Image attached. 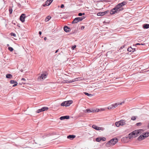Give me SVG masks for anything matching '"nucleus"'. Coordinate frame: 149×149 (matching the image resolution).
Returning a JSON list of instances; mask_svg holds the SVG:
<instances>
[{
  "instance_id": "obj_3",
  "label": "nucleus",
  "mask_w": 149,
  "mask_h": 149,
  "mask_svg": "<svg viewBox=\"0 0 149 149\" xmlns=\"http://www.w3.org/2000/svg\"><path fill=\"white\" fill-rule=\"evenodd\" d=\"M143 131V130L141 129L135 130L130 133L128 135V138L130 139L133 137V136H134V137H135L138 134L141 133Z\"/></svg>"
},
{
  "instance_id": "obj_26",
  "label": "nucleus",
  "mask_w": 149,
  "mask_h": 149,
  "mask_svg": "<svg viewBox=\"0 0 149 149\" xmlns=\"http://www.w3.org/2000/svg\"><path fill=\"white\" fill-rule=\"evenodd\" d=\"M121 123L119 122V121L115 123V125L117 127H119Z\"/></svg>"
},
{
  "instance_id": "obj_19",
  "label": "nucleus",
  "mask_w": 149,
  "mask_h": 149,
  "mask_svg": "<svg viewBox=\"0 0 149 149\" xmlns=\"http://www.w3.org/2000/svg\"><path fill=\"white\" fill-rule=\"evenodd\" d=\"M119 122L121 123L120 125H125L126 123H125V121L124 120H121L119 121Z\"/></svg>"
},
{
  "instance_id": "obj_35",
  "label": "nucleus",
  "mask_w": 149,
  "mask_h": 149,
  "mask_svg": "<svg viewBox=\"0 0 149 149\" xmlns=\"http://www.w3.org/2000/svg\"><path fill=\"white\" fill-rule=\"evenodd\" d=\"M8 49L10 51H12L13 50V48L11 47H9L8 48Z\"/></svg>"
},
{
  "instance_id": "obj_17",
  "label": "nucleus",
  "mask_w": 149,
  "mask_h": 149,
  "mask_svg": "<svg viewBox=\"0 0 149 149\" xmlns=\"http://www.w3.org/2000/svg\"><path fill=\"white\" fill-rule=\"evenodd\" d=\"M124 103V101L123 102L120 103H115V104H113V106L114 107H115V108L118 106V105H121L122 103Z\"/></svg>"
},
{
  "instance_id": "obj_14",
  "label": "nucleus",
  "mask_w": 149,
  "mask_h": 149,
  "mask_svg": "<svg viewBox=\"0 0 149 149\" xmlns=\"http://www.w3.org/2000/svg\"><path fill=\"white\" fill-rule=\"evenodd\" d=\"M70 117L68 116H63L61 117L60 119L61 120H62L64 119H68Z\"/></svg>"
},
{
  "instance_id": "obj_48",
  "label": "nucleus",
  "mask_w": 149,
  "mask_h": 149,
  "mask_svg": "<svg viewBox=\"0 0 149 149\" xmlns=\"http://www.w3.org/2000/svg\"><path fill=\"white\" fill-rule=\"evenodd\" d=\"M21 80H23L24 81H26V79L24 78H22V79H21Z\"/></svg>"
},
{
  "instance_id": "obj_44",
  "label": "nucleus",
  "mask_w": 149,
  "mask_h": 149,
  "mask_svg": "<svg viewBox=\"0 0 149 149\" xmlns=\"http://www.w3.org/2000/svg\"><path fill=\"white\" fill-rule=\"evenodd\" d=\"M76 47V46L75 45L73 46L72 47V50H74V49Z\"/></svg>"
},
{
  "instance_id": "obj_9",
  "label": "nucleus",
  "mask_w": 149,
  "mask_h": 149,
  "mask_svg": "<svg viewBox=\"0 0 149 149\" xmlns=\"http://www.w3.org/2000/svg\"><path fill=\"white\" fill-rule=\"evenodd\" d=\"M77 81V78H76L74 79L70 80V81H68V80H64L63 81V83H71L76 81Z\"/></svg>"
},
{
  "instance_id": "obj_7",
  "label": "nucleus",
  "mask_w": 149,
  "mask_h": 149,
  "mask_svg": "<svg viewBox=\"0 0 149 149\" xmlns=\"http://www.w3.org/2000/svg\"><path fill=\"white\" fill-rule=\"evenodd\" d=\"M85 16H83L82 17H78L75 18L73 21L72 22V24L76 23L82 21L83 19L85 18Z\"/></svg>"
},
{
  "instance_id": "obj_32",
  "label": "nucleus",
  "mask_w": 149,
  "mask_h": 149,
  "mask_svg": "<svg viewBox=\"0 0 149 149\" xmlns=\"http://www.w3.org/2000/svg\"><path fill=\"white\" fill-rule=\"evenodd\" d=\"M42 111H43L42 109L41 108V109H39L38 110H37V112L38 113H39Z\"/></svg>"
},
{
  "instance_id": "obj_18",
  "label": "nucleus",
  "mask_w": 149,
  "mask_h": 149,
  "mask_svg": "<svg viewBox=\"0 0 149 149\" xmlns=\"http://www.w3.org/2000/svg\"><path fill=\"white\" fill-rule=\"evenodd\" d=\"M47 77V76L45 74H42L40 77V78L42 79H45Z\"/></svg>"
},
{
  "instance_id": "obj_53",
  "label": "nucleus",
  "mask_w": 149,
  "mask_h": 149,
  "mask_svg": "<svg viewBox=\"0 0 149 149\" xmlns=\"http://www.w3.org/2000/svg\"><path fill=\"white\" fill-rule=\"evenodd\" d=\"M148 127L149 128V123L148 124Z\"/></svg>"
},
{
  "instance_id": "obj_58",
  "label": "nucleus",
  "mask_w": 149,
  "mask_h": 149,
  "mask_svg": "<svg viewBox=\"0 0 149 149\" xmlns=\"http://www.w3.org/2000/svg\"><path fill=\"white\" fill-rule=\"evenodd\" d=\"M19 85H21V84H19Z\"/></svg>"
},
{
  "instance_id": "obj_54",
  "label": "nucleus",
  "mask_w": 149,
  "mask_h": 149,
  "mask_svg": "<svg viewBox=\"0 0 149 149\" xmlns=\"http://www.w3.org/2000/svg\"><path fill=\"white\" fill-rule=\"evenodd\" d=\"M23 83V84H25V83Z\"/></svg>"
},
{
  "instance_id": "obj_31",
  "label": "nucleus",
  "mask_w": 149,
  "mask_h": 149,
  "mask_svg": "<svg viewBox=\"0 0 149 149\" xmlns=\"http://www.w3.org/2000/svg\"><path fill=\"white\" fill-rule=\"evenodd\" d=\"M132 50H133V48L131 47H129L127 49V51L129 52H132Z\"/></svg>"
},
{
  "instance_id": "obj_34",
  "label": "nucleus",
  "mask_w": 149,
  "mask_h": 149,
  "mask_svg": "<svg viewBox=\"0 0 149 149\" xmlns=\"http://www.w3.org/2000/svg\"><path fill=\"white\" fill-rule=\"evenodd\" d=\"M100 137H98L96 139V141L97 142H100Z\"/></svg>"
},
{
  "instance_id": "obj_8",
  "label": "nucleus",
  "mask_w": 149,
  "mask_h": 149,
  "mask_svg": "<svg viewBox=\"0 0 149 149\" xmlns=\"http://www.w3.org/2000/svg\"><path fill=\"white\" fill-rule=\"evenodd\" d=\"M94 129L97 130H101L102 131H103L104 130V128L103 127H98L94 125Z\"/></svg>"
},
{
  "instance_id": "obj_51",
  "label": "nucleus",
  "mask_w": 149,
  "mask_h": 149,
  "mask_svg": "<svg viewBox=\"0 0 149 149\" xmlns=\"http://www.w3.org/2000/svg\"><path fill=\"white\" fill-rule=\"evenodd\" d=\"M47 39V38H46V37H45V38H44V40H46Z\"/></svg>"
},
{
  "instance_id": "obj_11",
  "label": "nucleus",
  "mask_w": 149,
  "mask_h": 149,
  "mask_svg": "<svg viewBox=\"0 0 149 149\" xmlns=\"http://www.w3.org/2000/svg\"><path fill=\"white\" fill-rule=\"evenodd\" d=\"M10 83L11 84H15L14 85H13V87H15V86H16L18 84V83L17 81H15L13 80H11L10 81Z\"/></svg>"
},
{
  "instance_id": "obj_41",
  "label": "nucleus",
  "mask_w": 149,
  "mask_h": 149,
  "mask_svg": "<svg viewBox=\"0 0 149 149\" xmlns=\"http://www.w3.org/2000/svg\"><path fill=\"white\" fill-rule=\"evenodd\" d=\"M142 123H137L136 125L137 126H140L141 125Z\"/></svg>"
},
{
  "instance_id": "obj_30",
  "label": "nucleus",
  "mask_w": 149,
  "mask_h": 149,
  "mask_svg": "<svg viewBox=\"0 0 149 149\" xmlns=\"http://www.w3.org/2000/svg\"><path fill=\"white\" fill-rule=\"evenodd\" d=\"M84 94H85L86 95L90 97H92L93 96V95L91 94H89L87 93L86 92H84Z\"/></svg>"
},
{
  "instance_id": "obj_46",
  "label": "nucleus",
  "mask_w": 149,
  "mask_h": 149,
  "mask_svg": "<svg viewBox=\"0 0 149 149\" xmlns=\"http://www.w3.org/2000/svg\"><path fill=\"white\" fill-rule=\"evenodd\" d=\"M81 30H83V29H84V26H82L81 27Z\"/></svg>"
},
{
  "instance_id": "obj_25",
  "label": "nucleus",
  "mask_w": 149,
  "mask_h": 149,
  "mask_svg": "<svg viewBox=\"0 0 149 149\" xmlns=\"http://www.w3.org/2000/svg\"><path fill=\"white\" fill-rule=\"evenodd\" d=\"M12 77V75L10 74H7L6 75V77L7 78H11Z\"/></svg>"
},
{
  "instance_id": "obj_33",
  "label": "nucleus",
  "mask_w": 149,
  "mask_h": 149,
  "mask_svg": "<svg viewBox=\"0 0 149 149\" xmlns=\"http://www.w3.org/2000/svg\"><path fill=\"white\" fill-rule=\"evenodd\" d=\"M100 141H105L106 140V138L105 137H100Z\"/></svg>"
},
{
  "instance_id": "obj_49",
  "label": "nucleus",
  "mask_w": 149,
  "mask_h": 149,
  "mask_svg": "<svg viewBox=\"0 0 149 149\" xmlns=\"http://www.w3.org/2000/svg\"><path fill=\"white\" fill-rule=\"evenodd\" d=\"M133 50H132V52H134L135 50V48L133 49Z\"/></svg>"
},
{
  "instance_id": "obj_55",
  "label": "nucleus",
  "mask_w": 149,
  "mask_h": 149,
  "mask_svg": "<svg viewBox=\"0 0 149 149\" xmlns=\"http://www.w3.org/2000/svg\"><path fill=\"white\" fill-rule=\"evenodd\" d=\"M92 127L93 128V125H92Z\"/></svg>"
},
{
  "instance_id": "obj_50",
  "label": "nucleus",
  "mask_w": 149,
  "mask_h": 149,
  "mask_svg": "<svg viewBox=\"0 0 149 149\" xmlns=\"http://www.w3.org/2000/svg\"><path fill=\"white\" fill-rule=\"evenodd\" d=\"M39 34L40 35L41 34V33H42L41 32V31H40L39 32Z\"/></svg>"
},
{
  "instance_id": "obj_6",
  "label": "nucleus",
  "mask_w": 149,
  "mask_h": 149,
  "mask_svg": "<svg viewBox=\"0 0 149 149\" xmlns=\"http://www.w3.org/2000/svg\"><path fill=\"white\" fill-rule=\"evenodd\" d=\"M72 103V100H68L63 102L61 104V106H62L68 107L69 106L70 104Z\"/></svg>"
},
{
  "instance_id": "obj_4",
  "label": "nucleus",
  "mask_w": 149,
  "mask_h": 149,
  "mask_svg": "<svg viewBox=\"0 0 149 149\" xmlns=\"http://www.w3.org/2000/svg\"><path fill=\"white\" fill-rule=\"evenodd\" d=\"M34 141L36 144H37V147H42L45 144L43 140L40 138L36 139Z\"/></svg>"
},
{
  "instance_id": "obj_57",
  "label": "nucleus",
  "mask_w": 149,
  "mask_h": 149,
  "mask_svg": "<svg viewBox=\"0 0 149 149\" xmlns=\"http://www.w3.org/2000/svg\"><path fill=\"white\" fill-rule=\"evenodd\" d=\"M19 85H21V84H19Z\"/></svg>"
},
{
  "instance_id": "obj_15",
  "label": "nucleus",
  "mask_w": 149,
  "mask_h": 149,
  "mask_svg": "<svg viewBox=\"0 0 149 149\" xmlns=\"http://www.w3.org/2000/svg\"><path fill=\"white\" fill-rule=\"evenodd\" d=\"M64 31L66 32H68L70 31V29L67 26H65L63 28Z\"/></svg>"
},
{
  "instance_id": "obj_10",
  "label": "nucleus",
  "mask_w": 149,
  "mask_h": 149,
  "mask_svg": "<svg viewBox=\"0 0 149 149\" xmlns=\"http://www.w3.org/2000/svg\"><path fill=\"white\" fill-rule=\"evenodd\" d=\"M25 17V15L24 14H22L20 16V20L22 22H24Z\"/></svg>"
},
{
  "instance_id": "obj_45",
  "label": "nucleus",
  "mask_w": 149,
  "mask_h": 149,
  "mask_svg": "<svg viewBox=\"0 0 149 149\" xmlns=\"http://www.w3.org/2000/svg\"><path fill=\"white\" fill-rule=\"evenodd\" d=\"M64 7V5H63V4H61V8H63Z\"/></svg>"
},
{
  "instance_id": "obj_38",
  "label": "nucleus",
  "mask_w": 149,
  "mask_h": 149,
  "mask_svg": "<svg viewBox=\"0 0 149 149\" xmlns=\"http://www.w3.org/2000/svg\"><path fill=\"white\" fill-rule=\"evenodd\" d=\"M103 13H103L104 14V15H105L107 13H109V10H107L104 12Z\"/></svg>"
},
{
  "instance_id": "obj_27",
  "label": "nucleus",
  "mask_w": 149,
  "mask_h": 149,
  "mask_svg": "<svg viewBox=\"0 0 149 149\" xmlns=\"http://www.w3.org/2000/svg\"><path fill=\"white\" fill-rule=\"evenodd\" d=\"M115 108V107L113 106V104H112L108 107V109H114Z\"/></svg>"
},
{
  "instance_id": "obj_23",
  "label": "nucleus",
  "mask_w": 149,
  "mask_h": 149,
  "mask_svg": "<svg viewBox=\"0 0 149 149\" xmlns=\"http://www.w3.org/2000/svg\"><path fill=\"white\" fill-rule=\"evenodd\" d=\"M127 3L125 1H123L121 3H119L120 4V6H121V7H123V6H125L126 4Z\"/></svg>"
},
{
  "instance_id": "obj_13",
  "label": "nucleus",
  "mask_w": 149,
  "mask_h": 149,
  "mask_svg": "<svg viewBox=\"0 0 149 149\" xmlns=\"http://www.w3.org/2000/svg\"><path fill=\"white\" fill-rule=\"evenodd\" d=\"M53 0H47L45 2V5L47 6H49Z\"/></svg>"
},
{
  "instance_id": "obj_47",
  "label": "nucleus",
  "mask_w": 149,
  "mask_h": 149,
  "mask_svg": "<svg viewBox=\"0 0 149 149\" xmlns=\"http://www.w3.org/2000/svg\"><path fill=\"white\" fill-rule=\"evenodd\" d=\"M104 110V109H99V111H102Z\"/></svg>"
},
{
  "instance_id": "obj_42",
  "label": "nucleus",
  "mask_w": 149,
  "mask_h": 149,
  "mask_svg": "<svg viewBox=\"0 0 149 149\" xmlns=\"http://www.w3.org/2000/svg\"><path fill=\"white\" fill-rule=\"evenodd\" d=\"M9 11L10 14H11L12 13L13 10L12 8H10L9 9Z\"/></svg>"
},
{
  "instance_id": "obj_37",
  "label": "nucleus",
  "mask_w": 149,
  "mask_h": 149,
  "mask_svg": "<svg viewBox=\"0 0 149 149\" xmlns=\"http://www.w3.org/2000/svg\"><path fill=\"white\" fill-rule=\"evenodd\" d=\"M10 35L11 36H14V37H16V35L14 33H10Z\"/></svg>"
},
{
  "instance_id": "obj_56",
  "label": "nucleus",
  "mask_w": 149,
  "mask_h": 149,
  "mask_svg": "<svg viewBox=\"0 0 149 149\" xmlns=\"http://www.w3.org/2000/svg\"><path fill=\"white\" fill-rule=\"evenodd\" d=\"M96 45V44H95V46H94V47H95Z\"/></svg>"
},
{
  "instance_id": "obj_20",
  "label": "nucleus",
  "mask_w": 149,
  "mask_h": 149,
  "mask_svg": "<svg viewBox=\"0 0 149 149\" xmlns=\"http://www.w3.org/2000/svg\"><path fill=\"white\" fill-rule=\"evenodd\" d=\"M144 137L142 135H140L139 136L138 138V140L139 141H141L142 140H143L144 139Z\"/></svg>"
},
{
  "instance_id": "obj_36",
  "label": "nucleus",
  "mask_w": 149,
  "mask_h": 149,
  "mask_svg": "<svg viewBox=\"0 0 149 149\" xmlns=\"http://www.w3.org/2000/svg\"><path fill=\"white\" fill-rule=\"evenodd\" d=\"M85 15V13H79L78 14V15L79 16H81L82 15Z\"/></svg>"
},
{
  "instance_id": "obj_40",
  "label": "nucleus",
  "mask_w": 149,
  "mask_h": 149,
  "mask_svg": "<svg viewBox=\"0 0 149 149\" xmlns=\"http://www.w3.org/2000/svg\"><path fill=\"white\" fill-rule=\"evenodd\" d=\"M136 119V118L135 116H133L132 117L131 120H135Z\"/></svg>"
},
{
  "instance_id": "obj_43",
  "label": "nucleus",
  "mask_w": 149,
  "mask_h": 149,
  "mask_svg": "<svg viewBox=\"0 0 149 149\" xmlns=\"http://www.w3.org/2000/svg\"><path fill=\"white\" fill-rule=\"evenodd\" d=\"M144 45V44H142H142H140L139 43H137L135 44L136 45Z\"/></svg>"
},
{
  "instance_id": "obj_29",
  "label": "nucleus",
  "mask_w": 149,
  "mask_h": 149,
  "mask_svg": "<svg viewBox=\"0 0 149 149\" xmlns=\"http://www.w3.org/2000/svg\"><path fill=\"white\" fill-rule=\"evenodd\" d=\"M51 17L50 16H48L45 19L46 22H48L51 18Z\"/></svg>"
},
{
  "instance_id": "obj_21",
  "label": "nucleus",
  "mask_w": 149,
  "mask_h": 149,
  "mask_svg": "<svg viewBox=\"0 0 149 149\" xmlns=\"http://www.w3.org/2000/svg\"><path fill=\"white\" fill-rule=\"evenodd\" d=\"M143 27L144 29H147L149 28V24H145L143 25Z\"/></svg>"
},
{
  "instance_id": "obj_2",
  "label": "nucleus",
  "mask_w": 149,
  "mask_h": 149,
  "mask_svg": "<svg viewBox=\"0 0 149 149\" xmlns=\"http://www.w3.org/2000/svg\"><path fill=\"white\" fill-rule=\"evenodd\" d=\"M124 8L121 7L119 3L118 4L110 11V13L111 15H113L116 13H119L120 11L123 10Z\"/></svg>"
},
{
  "instance_id": "obj_39",
  "label": "nucleus",
  "mask_w": 149,
  "mask_h": 149,
  "mask_svg": "<svg viewBox=\"0 0 149 149\" xmlns=\"http://www.w3.org/2000/svg\"><path fill=\"white\" fill-rule=\"evenodd\" d=\"M99 111V109H94V112H98Z\"/></svg>"
},
{
  "instance_id": "obj_5",
  "label": "nucleus",
  "mask_w": 149,
  "mask_h": 149,
  "mask_svg": "<svg viewBox=\"0 0 149 149\" xmlns=\"http://www.w3.org/2000/svg\"><path fill=\"white\" fill-rule=\"evenodd\" d=\"M118 141V139L116 138H113L109 141H108L106 144V146H108V145H114Z\"/></svg>"
},
{
  "instance_id": "obj_12",
  "label": "nucleus",
  "mask_w": 149,
  "mask_h": 149,
  "mask_svg": "<svg viewBox=\"0 0 149 149\" xmlns=\"http://www.w3.org/2000/svg\"><path fill=\"white\" fill-rule=\"evenodd\" d=\"M142 135L144 137L145 139L149 136V132H146L143 133Z\"/></svg>"
},
{
  "instance_id": "obj_22",
  "label": "nucleus",
  "mask_w": 149,
  "mask_h": 149,
  "mask_svg": "<svg viewBox=\"0 0 149 149\" xmlns=\"http://www.w3.org/2000/svg\"><path fill=\"white\" fill-rule=\"evenodd\" d=\"M93 111V109H87L84 110V112H92Z\"/></svg>"
},
{
  "instance_id": "obj_16",
  "label": "nucleus",
  "mask_w": 149,
  "mask_h": 149,
  "mask_svg": "<svg viewBox=\"0 0 149 149\" xmlns=\"http://www.w3.org/2000/svg\"><path fill=\"white\" fill-rule=\"evenodd\" d=\"M75 137V136L74 135H69L67 136V138L69 139H70L71 140L73 139Z\"/></svg>"
},
{
  "instance_id": "obj_28",
  "label": "nucleus",
  "mask_w": 149,
  "mask_h": 149,
  "mask_svg": "<svg viewBox=\"0 0 149 149\" xmlns=\"http://www.w3.org/2000/svg\"><path fill=\"white\" fill-rule=\"evenodd\" d=\"M42 108L43 111H47L48 109V108L47 107H43Z\"/></svg>"
},
{
  "instance_id": "obj_1",
  "label": "nucleus",
  "mask_w": 149,
  "mask_h": 149,
  "mask_svg": "<svg viewBox=\"0 0 149 149\" xmlns=\"http://www.w3.org/2000/svg\"><path fill=\"white\" fill-rule=\"evenodd\" d=\"M32 142V140L31 139L29 140L28 139H22L20 141L19 144L22 148H30L29 146V144H31V143Z\"/></svg>"
},
{
  "instance_id": "obj_59",
  "label": "nucleus",
  "mask_w": 149,
  "mask_h": 149,
  "mask_svg": "<svg viewBox=\"0 0 149 149\" xmlns=\"http://www.w3.org/2000/svg\"><path fill=\"white\" fill-rule=\"evenodd\" d=\"M105 22H104V23H105Z\"/></svg>"
},
{
  "instance_id": "obj_24",
  "label": "nucleus",
  "mask_w": 149,
  "mask_h": 149,
  "mask_svg": "<svg viewBox=\"0 0 149 149\" xmlns=\"http://www.w3.org/2000/svg\"><path fill=\"white\" fill-rule=\"evenodd\" d=\"M103 13V12H99L97 13V15L99 16H102L104 15Z\"/></svg>"
},
{
  "instance_id": "obj_52",
  "label": "nucleus",
  "mask_w": 149,
  "mask_h": 149,
  "mask_svg": "<svg viewBox=\"0 0 149 149\" xmlns=\"http://www.w3.org/2000/svg\"><path fill=\"white\" fill-rule=\"evenodd\" d=\"M58 49L56 51V52H55V53H56L58 52Z\"/></svg>"
}]
</instances>
